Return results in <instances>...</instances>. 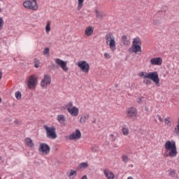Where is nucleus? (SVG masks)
Masks as SVG:
<instances>
[{
  "label": "nucleus",
  "mask_w": 179,
  "mask_h": 179,
  "mask_svg": "<svg viewBox=\"0 0 179 179\" xmlns=\"http://www.w3.org/2000/svg\"><path fill=\"white\" fill-rule=\"evenodd\" d=\"M164 157H176L177 156L178 152L176 141L173 140L167 141L164 144Z\"/></svg>",
  "instance_id": "f257e3e1"
},
{
  "label": "nucleus",
  "mask_w": 179,
  "mask_h": 179,
  "mask_svg": "<svg viewBox=\"0 0 179 179\" xmlns=\"http://www.w3.org/2000/svg\"><path fill=\"white\" fill-rule=\"evenodd\" d=\"M138 76H140V78H143V79H150L155 83L156 86L158 87L160 86V78H159V74L156 71L150 73L141 71L138 73Z\"/></svg>",
  "instance_id": "f03ea898"
},
{
  "label": "nucleus",
  "mask_w": 179,
  "mask_h": 179,
  "mask_svg": "<svg viewBox=\"0 0 179 179\" xmlns=\"http://www.w3.org/2000/svg\"><path fill=\"white\" fill-rule=\"evenodd\" d=\"M142 41L139 37L134 38L132 41V45L129 49V52L133 54H138V52H142Z\"/></svg>",
  "instance_id": "7ed1b4c3"
},
{
  "label": "nucleus",
  "mask_w": 179,
  "mask_h": 179,
  "mask_svg": "<svg viewBox=\"0 0 179 179\" xmlns=\"http://www.w3.org/2000/svg\"><path fill=\"white\" fill-rule=\"evenodd\" d=\"M106 43L108 45H109V48L110 49V51L114 52L115 50H117V46L115 44V37H114V35H113V33L109 32L106 34L105 36Z\"/></svg>",
  "instance_id": "20e7f679"
},
{
  "label": "nucleus",
  "mask_w": 179,
  "mask_h": 179,
  "mask_svg": "<svg viewBox=\"0 0 179 179\" xmlns=\"http://www.w3.org/2000/svg\"><path fill=\"white\" fill-rule=\"evenodd\" d=\"M24 7L26 9H29L30 10H37L38 9V6L37 5V1L36 0H27L23 3Z\"/></svg>",
  "instance_id": "39448f33"
},
{
  "label": "nucleus",
  "mask_w": 179,
  "mask_h": 179,
  "mask_svg": "<svg viewBox=\"0 0 179 179\" xmlns=\"http://www.w3.org/2000/svg\"><path fill=\"white\" fill-rule=\"evenodd\" d=\"M77 66H78L80 71L85 73H89V71H90V64L85 60L79 61L77 63Z\"/></svg>",
  "instance_id": "423d86ee"
},
{
  "label": "nucleus",
  "mask_w": 179,
  "mask_h": 179,
  "mask_svg": "<svg viewBox=\"0 0 179 179\" xmlns=\"http://www.w3.org/2000/svg\"><path fill=\"white\" fill-rule=\"evenodd\" d=\"M45 131L47 134V138H49V139H57L58 136L57 135V129L55 127H48V126H45Z\"/></svg>",
  "instance_id": "0eeeda50"
},
{
  "label": "nucleus",
  "mask_w": 179,
  "mask_h": 179,
  "mask_svg": "<svg viewBox=\"0 0 179 179\" xmlns=\"http://www.w3.org/2000/svg\"><path fill=\"white\" fill-rule=\"evenodd\" d=\"M126 115L127 118H136L138 115V110L134 107L128 108L126 110Z\"/></svg>",
  "instance_id": "6e6552de"
},
{
  "label": "nucleus",
  "mask_w": 179,
  "mask_h": 179,
  "mask_svg": "<svg viewBox=\"0 0 179 179\" xmlns=\"http://www.w3.org/2000/svg\"><path fill=\"white\" fill-rule=\"evenodd\" d=\"M55 64H57V65H58L59 66H60V68L62 69V71H64V72H68L69 71V68L68 66H66V64H68V62L59 59V58H57L55 59Z\"/></svg>",
  "instance_id": "1a4fd4ad"
},
{
  "label": "nucleus",
  "mask_w": 179,
  "mask_h": 179,
  "mask_svg": "<svg viewBox=\"0 0 179 179\" xmlns=\"http://www.w3.org/2000/svg\"><path fill=\"white\" fill-rule=\"evenodd\" d=\"M36 85H37V77H36L34 75L31 76L28 80L29 89H34Z\"/></svg>",
  "instance_id": "9d476101"
},
{
  "label": "nucleus",
  "mask_w": 179,
  "mask_h": 179,
  "mask_svg": "<svg viewBox=\"0 0 179 179\" xmlns=\"http://www.w3.org/2000/svg\"><path fill=\"white\" fill-rule=\"evenodd\" d=\"M82 138V133H80V130L76 129L75 132L69 135V139L70 141H76L78 139H80Z\"/></svg>",
  "instance_id": "9b49d317"
},
{
  "label": "nucleus",
  "mask_w": 179,
  "mask_h": 179,
  "mask_svg": "<svg viewBox=\"0 0 179 179\" xmlns=\"http://www.w3.org/2000/svg\"><path fill=\"white\" fill-rule=\"evenodd\" d=\"M151 65L160 66L163 64V59L162 57H153L150 60Z\"/></svg>",
  "instance_id": "f8f14e48"
},
{
  "label": "nucleus",
  "mask_w": 179,
  "mask_h": 179,
  "mask_svg": "<svg viewBox=\"0 0 179 179\" xmlns=\"http://www.w3.org/2000/svg\"><path fill=\"white\" fill-rule=\"evenodd\" d=\"M67 111L72 117H78V115H79V108L76 106H73L72 108L69 109Z\"/></svg>",
  "instance_id": "ddd939ff"
},
{
  "label": "nucleus",
  "mask_w": 179,
  "mask_h": 179,
  "mask_svg": "<svg viewBox=\"0 0 179 179\" xmlns=\"http://www.w3.org/2000/svg\"><path fill=\"white\" fill-rule=\"evenodd\" d=\"M103 174L107 179H114V177H115L114 173L107 169H104Z\"/></svg>",
  "instance_id": "4468645a"
},
{
  "label": "nucleus",
  "mask_w": 179,
  "mask_h": 179,
  "mask_svg": "<svg viewBox=\"0 0 179 179\" xmlns=\"http://www.w3.org/2000/svg\"><path fill=\"white\" fill-rule=\"evenodd\" d=\"M94 31V28L92 26L87 27L85 30V36H87V37H90L92 34H93Z\"/></svg>",
  "instance_id": "2eb2a0df"
},
{
  "label": "nucleus",
  "mask_w": 179,
  "mask_h": 179,
  "mask_svg": "<svg viewBox=\"0 0 179 179\" xmlns=\"http://www.w3.org/2000/svg\"><path fill=\"white\" fill-rule=\"evenodd\" d=\"M122 41L125 47H128L131 44V41L128 39V37L126 35L122 36Z\"/></svg>",
  "instance_id": "dca6fc26"
},
{
  "label": "nucleus",
  "mask_w": 179,
  "mask_h": 179,
  "mask_svg": "<svg viewBox=\"0 0 179 179\" xmlns=\"http://www.w3.org/2000/svg\"><path fill=\"white\" fill-rule=\"evenodd\" d=\"M25 144L27 146H29V148H34V143H33V140L30 138H26L24 139Z\"/></svg>",
  "instance_id": "f3484780"
},
{
  "label": "nucleus",
  "mask_w": 179,
  "mask_h": 179,
  "mask_svg": "<svg viewBox=\"0 0 179 179\" xmlns=\"http://www.w3.org/2000/svg\"><path fill=\"white\" fill-rule=\"evenodd\" d=\"M90 115L89 114H84L80 118V122L81 124H85L87 120H89V117Z\"/></svg>",
  "instance_id": "a211bd4d"
},
{
  "label": "nucleus",
  "mask_w": 179,
  "mask_h": 179,
  "mask_svg": "<svg viewBox=\"0 0 179 179\" xmlns=\"http://www.w3.org/2000/svg\"><path fill=\"white\" fill-rule=\"evenodd\" d=\"M153 24L155 26H159V24H162V18L158 17L157 16H155L153 17Z\"/></svg>",
  "instance_id": "6ab92c4d"
},
{
  "label": "nucleus",
  "mask_w": 179,
  "mask_h": 179,
  "mask_svg": "<svg viewBox=\"0 0 179 179\" xmlns=\"http://www.w3.org/2000/svg\"><path fill=\"white\" fill-rule=\"evenodd\" d=\"M39 155H44L45 153V143H41L38 148Z\"/></svg>",
  "instance_id": "aec40b11"
},
{
  "label": "nucleus",
  "mask_w": 179,
  "mask_h": 179,
  "mask_svg": "<svg viewBox=\"0 0 179 179\" xmlns=\"http://www.w3.org/2000/svg\"><path fill=\"white\" fill-rule=\"evenodd\" d=\"M57 120L59 124H65V115H57Z\"/></svg>",
  "instance_id": "412c9836"
},
{
  "label": "nucleus",
  "mask_w": 179,
  "mask_h": 179,
  "mask_svg": "<svg viewBox=\"0 0 179 179\" xmlns=\"http://www.w3.org/2000/svg\"><path fill=\"white\" fill-rule=\"evenodd\" d=\"M122 132L124 136L129 135V129L127 127V126L124 125L122 127Z\"/></svg>",
  "instance_id": "4be33fe9"
},
{
  "label": "nucleus",
  "mask_w": 179,
  "mask_h": 179,
  "mask_svg": "<svg viewBox=\"0 0 179 179\" xmlns=\"http://www.w3.org/2000/svg\"><path fill=\"white\" fill-rule=\"evenodd\" d=\"M51 31V21H47L45 32L48 34Z\"/></svg>",
  "instance_id": "5701e85b"
},
{
  "label": "nucleus",
  "mask_w": 179,
  "mask_h": 179,
  "mask_svg": "<svg viewBox=\"0 0 179 179\" xmlns=\"http://www.w3.org/2000/svg\"><path fill=\"white\" fill-rule=\"evenodd\" d=\"M87 167H89V164H87V162H82L79 164L78 166V169L80 170L81 169H87Z\"/></svg>",
  "instance_id": "b1692460"
},
{
  "label": "nucleus",
  "mask_w": 179,
  "mask_h": 179,
  "mask_svg": "<svg viewBox=\"0 0 179 179\" xmlns=\"http://www.w3.org/2000/svg\"><path fill=\"white\" fill-rule=\"evenodd\" d=\"M76 171L75 170H70V173L68 174V177H69V178H75V177H76Z\"/></svg>",
  "instance_id": "393cba45"
},
{
  "label": "nucleus",
  "mask_w": 179,
  "mask_h": 179,
  "mask_svg": "<svg viewBox=\"0 0 179 179\" xmlns=\"http://www.w3.org/2000/svg\"><path fill=\"white\" fill-rule=\"evenodd\" d=\"M78 10H80V9L83 8V2H85V0H78Z\"/></svg>",
  "instance_id": "a878e982"
},
{
  "label": "nucleus",
  "mask_w": 179,
  "mask_h": 179,
  "mask_svg": "<svg viewBox=\"0 0 179 179\" xmlns=\"http://www.w3.org/2000/svg\"><path fill=\"white\" fill-rule=\"evenodd\" d=\"M173 134H176V135H178L179 136V118L178 120V124L174 128Z\"/></svg>",
  "instance_id": "bb28decb"
},
{
  "label": "nucleus",
  "mask_w": 179,
  "mask_h": 179,
  "mask_svg": "<svg viewBox=\"0 0 179 179\" xmlns=\"http://www.w3.org/2000/svg\"><path fill=\"white\" fill-rule=\"evenodd\" d=\"M165 124H167V127H171V117H166L164 119Z\"/></svg>",
  "instance_id": "cd10ccee"
},
{
  "label": "nucleus",
  "mask_w": 179,
  "mask_h": 179,
  "mask_svg": "<svg viewBox=\"0 0 179 179\" xmlns=\"http://www.w3.org/2000/svg\"><path fill=\"white\" fill-rule=\"evenodd\" d=\"M45 85H51V76H45Z\"/></svg>",
  "instance_id": "c85d7f7f"
},
{
  "label": "nucleus",
  "mask_w": 179,
  "mask_h": 179,
  "mask_svg": "<svg viewBox=\"0 0 179 179\" xmlns=\"http://www.w3.org/2000/svg\"><path fill=\"white\" fill-rule=\"evenodd\" d=\"M109 139L110 141H111V142H115V140L117 139V136L111 134L109 135Z\"/></svg>",
  "instance_id": "c756f323"
},
{
  "label": "nucleus",
  "mask_w": 179,
  "mask_h": 179,
  "mask_svg": "<svg viewBox=\"0 0 179 179\" xmlns=\"http://www.w3.org/2000/svg\"><path fill=\"white\" fill-rule=\"evenodd\" d=\"M34 66L36 68H38V66H40V60H38L37 59H34Z\"/></svg>",
  "instance_id": "7c9ffc66"
},
{
  "label": "nucleus",
  "mask_w": 179,
  "mask_h": 179,
  "mask_svg": "<svg viewBox=\"0 0 179 179\" xmlns=\"http://www.w3.org/2000/svg\"><path fill=\"white\" fill-rule=\"evenodd\" d=\"M15 94L17 100H20V99H22V93L20 92H16Z\"/></svg>",
  "instance_id": "2f4dec72"
},
{
  "label": "nucleus",
  "mask_w": 179,
  "mask_h": 179,
  "mask_svg": "<svg viewBox=\"0 0 179 179\" xmlns=\"http://www.w3.org/2000/svg\"><path fill=\"white\" fill-rule=\"evenodd\" d=\"M73 106V102H69L66 105V108H67V111H69V109L71 110V108H72Z\"/></svg>",
  "instance_id": "473e14b6"
},
{
  "label": "nucleus",
  "mask_w": 179,
  "mask_h": 179,
  "mask_svg": "<svg viewBox=\"0 0 179 179\" xmlns=\"http://www.w3.org/2000/svg\"><path fill=\"white\" fill-rule=\"evenodd\" d=\"M3 24H4L3 18H2V17H0V31L1 30H2V29H3Z\"/></svg>",
  "instance_id": "72a5a7b5"
},
{
  "label": "nucleus",
  "mask_w": 179,
  "mask_h": 179,
  "mask_svg": "<svg viewBox=\"0 0 179 179\" xmlns=\"http://www.w3.org/2000/svg\"><path fill=\"white\" fill-rule=\"evenodd\" d=\"M122 162H124V163H128V160H129L128 156H127V155H122Z\"/></svg>",
  "instance_id": "f704fd0d"
},
{
  "label": "nucleus",
  "mask_w": 179,
  "mask_h": 179,
  "mask_svg": "<svg viewBox=\"0 0 179 179\" xmlns=\"http://www.w3.org/2000/svg\"><path fill=\"white\" fill-rule=\"evenodd\" d=\"M41 85L42 87H45V76H43V79L41 82Z\"/></svg>",
  "instance_id": "c9c22d12"
},
{
  "label": "nucleus",
  "mask_w": 179,
  "mask_h": 179,
  "mask_svg": "<svg viewBox=\"0 0 179 179\" xmlns=\"http://www.w3.org/2000/svg\"><path fill=\"white\" fill-rule=\"evenodd\" d=\"M104 58H106V59H110V58H111V56L110 55V54L105 52L104 53Z\"/></svg>",
  "instance_id": "e433bc0d"
},
{
  "label": "nucleus",
  "mask_w": 179,
  "mask_h": 179,
  "mask_svg": "<svg viewBox=\"0 0 179 179\" xmlns=\"http://www.w3.org/2000/svg\"><path fill=\"white\" fill-rule=\"evenodd\" d=\"M96 17L101 19L103 17V13L96 12Z\"/></svg>",
  "instance_id": "4c0bfd02"
},
{
  "label": "nucleus",
  "mask_w": 179,
  "mask_h": 179,
  "mask_svg": "<svg viewBox=\"0 0 179 179\" xmlns=\"http://www.w3.org/2000/svg\"><path fill=\"white\" fill-rule=\"evenodd\" d=\"M45 55L46 57H50V48H45Z\"/></svg>",
  "instance_id": "58836bf2"
},
{
  "label": "nucleus",
  "mask_w": 179,
  "mask_h": 179,
  "mask_svg": "<svg viewBox=\"0 0 179 179\" xmlns=\"http://www.w3.org/2000/svg\"><path fill=\"white\" fill-rule=\"evenodd\" d=\"M47 153H50V146H48V145H45V155H47Z\"/></svg>",
  "instance_id": "ea45409f"
},
{
  "label": "nucleus",
  "mask_w": 179,
  "mask_h": 179,
  "mask_svg": "<svg viewBox=\"0 0 179 179\" xmlns=\"http://www.w3.org/2000/svg\"><path fill=\"white\" fill-rule=\"evenodd\" d=\"M143 83H145V85H150L151 81H150V80L147 79V80H144Z\"/></svg>",
  "instance_id": "a19ab883"
},
{
  "label": "nucleus",
  "mask_w": 179,
  "mask_h": 179,
  "mask_svg": "<svg viewBox=\"0 0 179 179\" xmlns=\"http://www.w3.org/2000/svg\"><path fill=\"white\" fill-rule=\"evenodd\" d=\"M158 120L160 121V122H163V118H162V116L159 115H157Z\"/></svg>",
  "instance_id": "79ce46f5"
},
{
  "label": "nucleus",
  "mask_w": 179,
  "mask_h": 179,
  "mask_svg": "<svg viewBox=\"0 0 179 179\" xmlns=\"http://www.w3.org/2000/svg\"><path fill=\"white\" fill-rule=\"evenodd\" d=\"M169 174H170V176H174V174H176V171L171 170Z\"/></svg>",
  "instance_id": "37998d69"
},
{
  "label": "nucleus",
  "mask_w": 179,
  "mask_h": 179,
  "mask_svg": "<svg viewBox=\"0 0 179 179\" xmlns=\"http://www.w3.org/2000/svg\"><path fill=\"white\" fill-rule=\"evenodd\" d=\"M14 122H15V124H16L17 125H19V124H20V122H19V120H15L14 121Z\"/></svg>",
  "instance_id": "c03bdc74"
},
{
  "label": "nucleus",
  "mask_w": 179,
  "mask_h": 179,
  "mask_svg": "<svg viewBox=\"0 0 179 179\" xmlns=\"http://www.w3.org/2000/svg\"><path fill=\"white\" fill-rule=\"evenodd\" d=\"M137 101H138V103H141V101H142V98H138L137 99Z\"/></svg>",
  "instance_id": "a18cd8bd"
},
{
  "label": "nucleus",
  "mask_w": 179,
  "mask_h": 179,
  "mask_svg": "<svg viewBox=\"0 0 179 179\" xmlns=\"http://www.w3.org/2000/svg\"><path fill=\"white\" fill-rule=\"evenodd\" d=\"M81 179H87V176H83Z\"/></svg>",
  "instance_id": "49530a36"
},
{
  "label": "nucleus",
  "mask_w": 179,
  "mask_h": 179,
  "mask_svg": "<svg viewBox=\"0 0 179 179\" xmlns=\"http://www.w3.org/2000/svg\"><path fill=\"white\" fill-rule=\"evenodd\" d=\"M2 79V71H0V80Z\"/></svg>",
  "instance_id": "de8ad7c7"
},
{
  "label": "nucleus",
  "mask_w": 179,
  "mask_h": 179,
  "mask_svg": "<svg viewBox=\"0 0 179 179\" xmlns=\"http://www.w3.org/2000/svg\"><path fill=\"white\" fill-rule=\"evenodd\" d=\"M127 179H134V178H132V176L128 177Z\"/></svg>",
  "instance_id": "09e8293b"
},
{
  "label": "nucleus",
  "mask_w": 179,
  "mask_h": 179,
  "mask_svg": "<svg viewBox=\"0 0 179 179\" xmlns=\"http://www.w3.org/2000/svg\"><path fill=\"white\" fill-rule=\"evenodd\" d=\"M43 54L45 55V48L43 50Z\"/></svg>",
  "instance_id": "8fccbe9b"
},
{
  "label": "nucleus",
  "mask_w": 179,
  "mask_h": 179,
  "mask_svg": "<svg viewBox=\"0 0 179 179\" xmlns=\"http://www.w3.org/2000/svg\"><path fill=\"white\" fill-rule=\"evenodd\" d=\"M115 87H118V85H117V84H115Z\"/></svg>",
  "instance_id": "3c124183"
},
{
  "label": "nucleus",
  "mask_w": 179,
  "mask_h": 179,
  "mask_svg": "<svg viewBox=\"0 0 179 179\" xmlns=\"http://www.w3.org/2000/svg\"><path fill=\"white\" fill-rule=\"evenodd\" d=\"M2 102V99H1V97H0V103H1Z\"/></svg>",
  "instance_id": "603ef678"
},
{
  "label": "nucleus",
  "mask_w": 179,
  "mask_h": 179,
  "mask_svg": "<svg viewBox=\"0 0 179 179\" xmlns=\"http://www.w3.org/2000/svg\"><path fill=\"white\" fill-rule=\"evenodd\" d=\"M1 12H2V8H0V13H1Z\"/></svg>",
  "instance_id": "864d4df0"
},
{
  "label": "nucleus",
  "mask_w": 179,
  "mask_h": 179,
  "mask_svg": "<svg viewBox=\"0 0 179 179\" xmlns=\"http://www.w3.org/2000/svg\"><path fill=\"white\" fill-rule=\"evenodd\" d=\"M0 160H2V157H0Z\"/></svg>",
  "instance_id": "5fc2aeb1"
},
{
  "label": "nucleus",
  "mask_w": 179,
  "mask_h": 179,
  "mask_svg": "<svg viewBox=\"0 0 179 179\" xmlns=\"http://www.w3.org/2000/svg\"><path fill=\"white\" fill-rule=\"evenodd\" d=\"M43 128L45 129V125H43Z\"/></svg>",
  "instance_id": "6e6d98bb"
},
{
  "label": "nucleus",
  "mask_w": 179,
  "mask_h": 179,
  "mask_svg": "<svg viewBox=\"0 0 179 179\" xmlns=\"http://www.w3.org/2000/svg\"><path fill=\"white\" fill-rule=\"evenodd\" d=\"M0 179H1V177H0Z\"/></svg>",
  "instance_id": "4d7b16f0"
}]
</instances>
